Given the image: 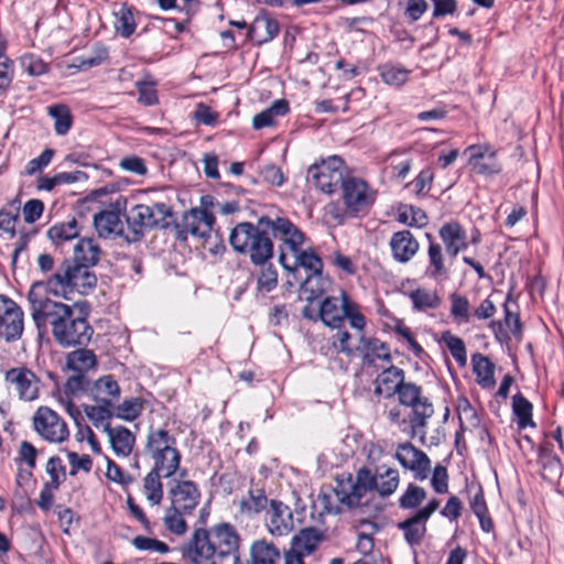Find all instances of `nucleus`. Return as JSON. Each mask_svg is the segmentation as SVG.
<instances>
[{
  "instance_id": "nucleus-1",
  "label": "nucleus",
  "mask_w": 564,
  "mask_h": 564,
  "mask_svg": "<svg viewBox=\"0 0 564 564\" xmlns=\"http://www.w3.org/2000/svg\"><path fill=\"white\" fill-rule=\"evenodd\" d=\"M26 301L31 318L40 334L51 327L55 341L62 347L85 346L90 341L94 329L73 306L43 299L42 294L26 296Z\"/></svg>"
},
{
  "instance_id": "nucleus-2",
  "label": "nucleus",
  "mask_w": 564,
  "mask_h": 564,
  "mask_svg": "<svg viewBox=\"0 0 564 564\" xmlns=\"http://www.w3.org/2000/svg\"><path fill=\"white\" fill-rule=\"evenodd\" d=\"M399 481V471L384 465L377 467L375 475L365 468L358 470L356 477L341 474L336 478L333 495H319L318 502L324 512L338 514L358 506L360 499L370 490L376 489L383 497L392 495Z\"/></svg>"
},
{
  "instance_id": "nucleus-3",
  "label": "nucleus",
  "mask_w": 564,
  "mask_h": 564,
  "mask_svg": "<svg viewBox=\"0 0 564 564\" xmlns=\"http://www.w3.org/2000/svg\"><path fill=\"white\" fill-rule=\"evenodd\" d=\"M96 275L90 271L89 265L65 261L46 280L33 282L26 296L34 297L42 294L43 299H51L50 295L68 299L74 292L87 293L96 285Z\"/></svg>"
},
{
  "instance_id": "nucleus-4",
  "label": "nucleus",
  "mask_w": 564,
  "mask_h": 564,
  "mask_svg": "<svg viewBox=\"0 0 564 564\" xmlns=\"http://www.w3.org/2000/svg\"><path fill=\"white\" fill-rule=\"evenodd\" d=\"M240 538L229 523H220L209 529L194 531L187 546V556L194 564L215 557H232L238 553Z\"/></svg>"
},
{
  "instance_id": "nucleus-5",
  "label": "nucleus",
  "mask_w": 564,
  "mask_h": 564,
  "mask_svg": "<svg viewBox=\"0 0 564 564\" xmlns=\"http://www.w3.org/2000/svg\"><path fill=\"white\" fill-rule=\"evenodd\" d=\"M143 454L152 463L151 469L163 474L165 479L174 477L181 469L182 454L176 437L166 429H149Z\"/></svg>"
},
{
  "instance_id": "nucleus-6",
  "label": "nucleus",
  "mask_w": 564,
  "mask_h": 564,
  "mask_svg": "<svg viewBox=\"0 0 564 564\" xmlns=\"http://www.w3.org/2000/svg\"><path fill=\"white\" fill-rule=\"evenodd\" d=\"M232 249L242 254H248L254 265L267 263L273 256V242L269 237V228L243 221L235 226L229 236Z\"/></svg>"
},
{
  "instance_id": "nucleus-7",
  "label": "nucleus",
  "mask_w": 564,
  "mask_h": 564,
  "mask_svg": "<svg viewBox=\"0 0 564 564\" xmlns=\"http://www.w3.org/2000/svg\"><path fill=\"white\" fill-rule=\"evenodd\" d=\"M318 316L330 328L340 329L347 318L351 328L357 332L365 330L366 318L359 312L357 304L344 292L339 296H327L319 305Z\"/></svg>"
},
{
  "instance_id": "nucleus-8",
  "label": "nucleus",
  "mask_w": 564,
  "mask_h": 564,
  "mask_svg": "<svg viewBox=\"0 0 564 564\" xmlns=\"http://www.w3.org/2000/svg\"><path fill=\"white\" fill-rule=\"evenodd\" d=\"M171 216L170 207L164 203L153 205H135L127 216V223L131 229V236H126L128 242H135L143 236L147 228L165 227L166 218Z\"/></svg>"
},
{
  "instance_id": "nucleus-9",
  "label": "nucleus",
  "mask_w": 564,
  "mask_h": 564,
  "mask_svg": "<svg viewBox=\"0 0 564 564\" xmlns=\"http://www.w3.org/2000/svg\"><path fill=\"white\" fill-rule=\"evenodd\" d=\"M260 224L268 227L269 232L282 242L279 262L284 269H291L288 262V251L290 253L296 252L302 247L304 242L303 232L292 221L283 217L272 219L263 216L260 218Z\"/></svg>"
},
{
  "instance_id": "nucleus-10",
  "label": "nucleus",
  "mask_w": 564,
  "mask_h": 564,
  "mask_svg": "<svg viewBox=\"0 0 564 564\" xmlns=\"http://www.w3.org/2000/svg\"><path fill=\"white\" fill-rule=\"evenodd\" d=\"M398 395L401 404L412 409L411 426L423 438L427 420L434 413L433 404L422 394L421 388L411 382H403Z\"/></svg>"
},
{
  "instance_id": "nucleus-11",
  "label": "nucleus",
  "mask_w": 564,
  "mask_h": 564,
  "mask_svg": "<svg viewBox=\"0 0 564 564\" xmlns=\"http://www.w3.org/2000/svg\"><path fill=\"white\" fill-rule=\"evenodd\" d=\"M345 180L344 162L336 155L322 160L307 170V181L326 194L334 193Z\"/></svg>"
},
{
  "instance_id": "nucleus-12",
  "label": "nucleus",
  "mask_w": 564,
  "mask_h": 564,
  "mask_svg": "<svg viewBox=\"0 0 564 564\" xmlns=\"http://www.w3.org/2000/svg\"><path fill=\"white\" fill-rule=\"evenodd\" d=\"M4 381L9 390L23 402L37 400L43 386L41 378L26 366H18L7 370Z\"/></svg>"
},
{
  "instance_id": "nucleus-13",
  "label": "nucleus",
  "mask_w": 564,
  "mask_h": 564,
  "mask_svg": "<svg viewBox=\"0 0 564 564\" xmlns=\"http://www.w3.org/2000/svg\"><path fill=\"white\" fill-rule=\"evenodd\" d=\"M33 427L48 443L61 444L69 437V430L64 419L48 406H40L35 411Z\"/></svg>"
},
{
  "instance_id": "nucleus-14",
  "label": "nucleus",
  "mask_w": 564,
  "mask_h": 564,
  "mask_svg": "<svg viewBox=\"0 0 564 564\" xmlns=\"http://www.w3.org/2000/svg\"><path fill=\"white\" fill-rule=\"evenodd\" d=\"M24 329L22 308L6 295H0V338L7 343L21 338Z\"/></svg>"
},
{
  "instance_id": "nucleus-15",
  "label": "nucleus",
  "mask_w": 564,
  "mask_h": 564,
  "mask_svg": "<svg viewBox=\"0 0 564 564\" xmlns=\"http://www.w3.org/2000/svg\"><path fill=\"white\" fill-rule=\"evenodd\" d=\"M438 507L440 500L433 498L425 507L419 509L414 514L398 523V528L403 532L405 541L411 546L417 545L422 542L426 533V523Z\"/></svg>"
},
{
  "instance_id": "nucleus-16",
  "label": "nucleus",
  "mask_w": 564,
  "mask_h": 564,
  "mask_svg": "<svg viewBox=\"0 0 564 564\" xmlns=\"http://www.w3.org/2000/svg\"><path fill=\"white\" fill-rule=\"evenodd\" d=\"M341 189L344 204L355 213L368 209L376 198V192L365 181L357 177H347Z\"/></svg>"
},
{
  "instance_id": "nucleus-17",
  "label": "nucleus",
  "mask_w": 564,
  "mask_h": 564,
  "mask_svg": "<svg viewBox=\"0 0 564 564\" xmlns=\"http://www.w3.org/2000/svg\"><path fill=\"white\" fill-rule=\"evenodd\" d=\"M214 223L215 217L212 212L192 208L183 216L178 229V237L186 239L187 235H191L197 238H206L209 236Z\"/></svg>"
},
{
  "instance_id": "nucleus-18",
  "label": "nucleus",
  "mask_w": 564,
  "mask_h": 564,
  "mask_svg": "<svg viewBox=\"0 0 564 564\" xmlns=\"http://www.w3.org/2000/svg\"><path fill=\"white\" fill-rule=\"evenodd\" d=\"M395 457L405 468L414 473L417 480H424L429 477L431 460L427 455L406 442L398 446Z\"/></svg>"
},
{
  "instance_id": "nucleus-19",
  "label": "nucleus",
  "mask_w": 564,
  "mask_h": 564,
  "mask_svg": "<svg viewBox=\"0 0 564 564\" xmlns=\"http://www.w3.org/2000/svg\"><path fill=\"white\" fill-rule=\"evenodd\" d=\"M171 506L191 513L200 500V491L192 480H177L169 490Z\"/></svg>"
},
{
  "instance_id": "nucleus-20",
  "label": "nucleus",
  "mask_w": 564,
  "mask_h": 564,
  "mask_svg": "<svg viewBox=\"0 0 564 564\" xmlns=\"http://www.w3.org/2000/svg\"><path fill=\"white\" fill-rule=\"evenodd\" d=\"M265 527L275 536H283L293 529V514L281 501L271 500L265 513Z\"/></svg>"
},
{
  "instance_id": "nucleus-21",
  "label": "nucleus",
  "mask_w": 564,
  "mask_h": 564,
  "mask_svg": "<svg viewBox=\"0 0 564 564\" xmlns=\"http://www.w3.org/2000/svg\"><path fill=\"white\" fill-rule=\"evenodd\" d=\"M120 394V387L116 379L110 375L102 376L90 384L89 397L96 403L113 408V404L119 400Z\"/></svg>"
},
{
  "instance_id": "nucleus-22",
  "label": "nucleus",
  "mask_w": 564,
  "mask_h": 564,
  "mask_svg": "<svg viewBox=\"0 0 564 564\" xmlns=\"http://www.w3.org/2000/svg\"><path fill=\"white\" fill-rule=\"evenodd\" d=\"M392 257L397 262H409L419 251V242L409 230L394 232L389 242Z\"/></svg>"
},
{
  "instance_id": "nucleus-23",
  "label": "nucleus",
  "mask_w": 564,
  "mask_h": 564,
  "mask_svg": "<svg viewBox=\"0 0 564 564\" xmlns=\"http://www.w3.org/2000/svg\"><path fill=\"white\" fill-rule=\"evenodd\" d=\"M94 226L100 238L113 239L123 232L119 210L104 209L94 215Z\"/></svg>"
},
{
  "instance_id": "nucleus-24",
  "label": "nucleus",
  "mask_w": 564,
  "mask_h": 564,
  "mask_svg": "<svg viewBox=\"0 0 564 564\" xmlns=\"http://www.w3.org/2000/svg\"><path fill=\"white\" fill-rule=\"evenodd\" d=\"M440 237L445 245L446 252L453 258L468 247L467 234L458 223L445 224L440 229Z\"/></svg>"
},
{
  "instance_id": "nucleus-25",
  "label": "nucleus",
  "mask_w": 564,
  "mask_h": 564,
  "mask_svg": "<svg viewBox=\"0 0 564 564\" xmlns=\"http://www.w3.org/2000/svg\"><path fill=\"white\" fill-rule=\"evenodd\" d=\"M469 166L478 175L490 176L494 169V150L489 144L471 145L467 149Z\"/></svg>"
},
{
  "instance_id": "nucleus-26",
  "label": "nucleus",
  "mask_w": 564,
  "mask_h": 564,
  "mask_svg": "<svg viewBox=\"0 0 564 564\" xmlns=\"http://www.w3.org/2000/svg\"><path fill=\"white\" fill-rule=\"evenodd\" d=\"M404 372L398 367H390L383 370L375 381V393L380 397L390 398L398 393L403 384Z\"/></svg>"
},
{
  "instance_id": "nucleus-27",
  "label": "nucleus",
  "mask_w": 564,
  "mask_h": 564,
  "mask_svg": "<svg viewBox=\"0 0 564 564\" xmlns=\"http://www.w3.org/2000/svg\"><path fill=\"white\" fill-rule=\"evenodd\" d=\"M278 33V22L267 14H259L251 23L248 36L251 41L261 45L272 41Z\"/></svg>"
},
{
  "instance_id": "nucleus-28",
  "label": "nucleus",
  "mask_w": 564,
  "mask_h": 564,
  "mask_svg": "<svg viewBox=\"0 0 564 564\" xmlns=\"http://www.w3.org/2000/svg\"><path fill=\"white\" fill-rule=\"evenodd\" d=\"M357 333V354L362 355L365 361L371 364L376 359L390 360V349L384 343L373 337H366L364 330Z\"/></svg>"
},
{
  "instance_id": "nucleus-29",
  "label": "nucleus",
  "mask_w": 564,
  "mask_h": 564,
  "mask_svg": "<svg viewBox=\"0 0 564 564\" xmlns=\"http://www.w3.org/2000/svg\"><path fill=\"white\" fill-rule=\"evenodd\" d=\"M109 438L111 448L117 456L128 457L133 449L135 436L121 425L111 426L105 432Z\"/></svg>"
},
{
  "instance_id": "nucleus-30",
  "label": "nucleus",
  "mask_w": 564,
  "mask_h": 564,
  "mask_svg": "<svg viewBox=\"0 0 564 564\" xmlns=\"http://www.w3.org/2000/svg\"><path fill=\"white\" fill-rule=\"evenodd\" d=\"M505 317L502 322L496 323L499 333L503 339H508L511 335L518 337L521 334V324L519 319V307L516 301L509 295L503 303Z\"/></svg>"
},
{
  "instance_id": "nucleus-31",
  "label": "nucleus",
  "mask_w": 564,
  "mask_h": 564,
  "mask_svg": "<svg viewBox=\"0 0 564 564\" xmlns=\"http://www.w3.org/2000/svg\"><path fill=\"white\" fill-rule=\"evenodd\" d=\"M511 410L519 430L536 426L533 421V404L520 391L514 392L511 398Z\"/></svg>"
},
{
  "instance_id": "nucleus-32",
  "label": "nucleus",
  "mask_w": 564,
  "mask_h": 564,
  "mask_svg": "<svg viewBox=\"0 0 564 564\" xmlns=\"http://www.w3.org/2000/svg\"><path fill=\"white\" fill-rule=\"evenodd\" d=\"M281 558L278 546L264 539L254 541L250 546L251 564H280Z\"/></svg>"
},
{
  "instance_id": "nucleus-33",
  "label": "nucleus",
  "mask_w": 564,
  "mask_h": 564,
  "mask_svg": "<svg viewBox=\"0 0 564 564\" xmlns=\"http://www.w3.org/2000/svg\"><path fill=\"white\" fill-rule=\"evenodd\" d=\"M322 541L323 533L319 530L305 528L292 538L290 546L301 554L308 556L316 551Z\"/></svg>"
},
{
  "instance_id": "nucleus-34",
  "label": "nucleus",
  "mask_w": 564,
  "mask_h": 564,
  "mask_svg": "<svg viewBox=\"0 0 564 564\" xmlns=\"http://www.w3.org/2000/svg\"><path fill=\"white\" fill-rule=\"evenodd\" d=\"M66 366L75 373L85 375L97 367V357L90 349H76L67 354Z\"/></svg>"
},
{
  "instance_id": "nucleus-35",
  "label": "nucleus",
  "mask_w": 564,
  "mask_h": 564,
  "mask_svg": "<svg viewBox=\"0 0 564 564\" xmlns=\"http://www.w3.org/2000/svg\"><path fill=\"white\" fill-rule=\"evenodd\" d=\"M163 474L150 469L142 480V494L151 506H159L163 499Z\"/></svg>"
},
{
  "instance_id": "nucleus-36",
  "label": "nucleus",
  "mask_w": 564,
  "mask_h": 564,
  "mask_svg": "<svg viewBox=\"0 0 564 564\" xmlns=\"http://www.w3.org/2000/svg\"><path fill=\"white\" fill-rule=\"evenodd\" d=\"M289 112V104L285 99L275 100L269 108L257 113L252 119V127L257 130L271 127L278 117Z\"/></svg>"
},
{
  "instance_id": "nucleus-37",
  "label": "nucleus",
  "mask_w": 564,
  "mask_h": 564,
  "mask_svg": "<svg viewBox=\"0 0 564 564\" xmlns=\"http://www.w3.org/2000/svg\"><path fill=\"white\" fill-rule=\"evenodd\" d=\"M83 411L87 419L96 429H101L106 432L110 429V419L113 416V408L97 403V404H83Z\"/></svg>"
},
{
  "instance_id": "nucleus-38",
  "label": "nucleus",
  "mask_w": 564,
  "mask_h": 564,
  "mask_svg": "<svg viewBox=\"0 0 564 564\" xmlns=\"http://www.w3.org/2000/svg\"><path fill=\"white\" fill-rule=\"evenodd\" d=\"M100 253L99 246L91 238L80 239L74 246V259L82 264L95 265L99 261Z\"/></svg>"
},
{
  "instance_id": "nucleus-39",
  "label": "nucleus",
  "mask_w": 564,
  "mask_h": 564,
  "mask_svg": "<svg viewBox=\"0 0 564 564\" xmlns=\"http://www.w3.org/2000/svg\"><path fill=\"white\" fill-rule=\"evenodd\" d=\"M291 254L293 257V263L290 264V271L302 267L310 272V276L321 274L323 269L322 260L312 249L302 250L299 248L296 252H292Z\"/></svg>"
},
{
  "instance_id": "nucleus-40",
  "label": "nucleus",
  "mask_w": 564,
  "mask_h": 564,
  "mask_svg": "<svg viewBox=\"0 0 564 564\" xmlns=\"http://www.w3.org/2000/svg\"><path fill=\"white\" fill-rule=\"evenodd\" d=\"M79 235L78 224L75 218L61 224H55L47 230V237L56 246L75 239Z\"/></svg>"
},
{
  "instance_id": "nucleus-41",
  "label": "nucleus",
  "mask_w": 564,
  "mask_h": 564,
  "mask_svg": "<svg viewBox=\"0 0 564 564\" xmlns=\"http://www.w3.org/2000/svg\"><path fill=\"white\" fill-rule=\"evenodd\" d=\"M427 256L429 267L426 269V275L434 280L446 279L448 272L444 264V257L441 245L431 242L429 246Z\"/></svg>"
},
{
  "instance_id": "nucleus-42",
  "label": "nucleus",
  "mask_w": 564,
  "mask_h": 564,
  "mask_svg": "<svg viewBox=\"0 0 564 564\" xmlns=\"http://www.w3.org/2000/svg\"><path fill=\"white\" fill-rule=\"evenodd\" d=\"M48 116L54 120V130L57 135H65L72 128L73 117L69 108L64 104L47 107Z\"/></svg>"
},
{
  "instance_id": "nucleus-43",
  "label": "nucleus",
  "mask_w": 564,
  "mask_h": 564,
  "mask_svg": "<svg viewBox=\"0 0 564 564\" xmlns=\"http://www.w3.org/2000/svg\"><path fill=\"white\" fill-rule=\"evenodd\" d=\"M413 308L419 312L435 310L441 305V297L436 292L425 289H417L409 294Z\"/></svg>"
},
{
  "instance_id": "nucleus-44",
  "label": "nucleus",
  "mask_w": 564,
  "mask_h": 564,
  "mask_svg": "<svg viewBox=\"0 0 564 564\" xmlns=\"http://www.w3.org/2000/svg\"><path fill=\"white\" fill-rule=\"evenodd\" d=\"M268 505V498L262 489H250L248 497L240 501V510L242 513L251 517L264 510Z\"/></svg>"
},
{
  "instance_id": "nucleus-45",
  "label": "nucleus",
  "mask_w": 564,
  "mask_h": 564,
  "mask_svg": "<svg viewBox=\"0 0 564 564\" xmlns=\"http://www.w3.org/2000/svg\"><path fill=\"white\" fill-rule=\"evenodd\" d=\"M473 370L477 381L485 388L494 386V368L490 360L480 354H475L471 359Z\"/></svg>"
},
{
  "instance_id": "nucleus-46",
  "label": "nucleus",
  "mask_w": 564,
  "mask_h": 564,
  "mask_svg": "<svg viewBox=\"0 0 564 564\" xmlns=\"http://www.w3.org/2000/svg\"><path fill=\"white\" fill-rule=\"evenodd\" d=\"M469 505L471 511L478 518L482 531L490 532L494 528V523L489 516L488 507L481 489H478V491L471 497Z\"/></svg>"
},
{
  "instance_id": "nucleus-47",
  "label": "nucleus",
  "mask_w": 564,
  "mask_h": 564,
  "mask_svg": "<svg viewBox=\"0 0 564 564\" xmlns=\"http://www.w3.org/2000/svg\"><path fill=\"white\" fill-rule=\"evenodd\" d=\"M425 499V489L417 485L410 484L399 498V506L402 509L411 510L420 507Z\"/></svg>"
},
{
  "instance_id": "nucleus-48",
  "label": "nucleus",
  "mask_w": 564,
  "mask_h": 564,
  "mask_svg": "<svg viewBox=\"0 0 564 564\" xmlns=\"http://www.w3.org/2000/svg\"><path fill=\"white\" fill-rule=\"evenodd\" d=\"M143 410V401L139 398L124 400L118 406L113 408V415L124 421L135 420Z\"/></svg>"
},
{
  "instance_id": "nucleus-49",
  "label": "nucleus",
  "mask_w": 564,
  "mask_h": 564,
  "mask_svg": "<svg viewBox=\"0 0 564 564\" xmlns=\"http://www.w3.org/2000/svg\"><path fill=\"white\" fill-rule=\"evenodd\" d=\"M409 69L401 65L386 64L380 68V76L388 85L401 86L409 78Z\"/></svg>"
},
{
  "instance_id": "nucleus-50",
  "label": "nucleus",
  "mask_w": 564,
  "mask_h": 564,
  "mask_svg": "<svg viewBox=\"0 0 564 564\" xmlns=\"http://www.w3.org/2000/svg\"><path fill=\"white\" fill-rule=\"evenodd\" d=\"M183 510L170 506L164 514L163 523L165 528L173 534L182 535L187 530V524L183 519Z\"/></svg>"
},
{
  "instance_id": "nucleus-51",
  "label": "nucleus",
  "mask_w": 564,
  "mask_h": 564,
  "mask_svg": "<svg viewBox=\"0 0 564 564\" xmlns=\"http://www.w3.org/2000/svg\"><path fill=\"white\" fill-rule=\"evenodd\" d=\"M90 381L82 373L70 376L64 384L65 398H78L84 393H89Z\"/></svg>"
},
{
  "instance_id": "nucleus-52",
  "label": "nucleus",
  "mask_w": 564,
  "mask_h": 564,
  "mask_svg": "<svg viewBox=\"0 0 564 564\" xmlns=\"http://www.w3.org/2000/svg\"><path fill=\"white\" fill-rule=\"evenodd\" d=\"M442 341L448 348L456 362L460 367H464L467 362L466 348L464 341L459 337L453 335L451 332H444L442 334Z\"/></svg>"
},
{
  "instance_id": "nucleus-53",
  "label": "nucleus",
  "mask_w": 564,
  "mask_h": 564,
  "mask_svg": "<svg viewBox=\"0 0 564 564\" xmlns=\"http://www.w3.org/2000/svg\"><path fill=\"white\" fill-rule=\"evenodd\" d=\"M115 29L122 37H129L135 30V21L130 9L122 7L116 13Z\"/></svg>"
},
{
  "instance_id": "nucleus-54",
  "label": "nucleus",
  "mask_w": 564,
  "mask_h": 564,
  "mask_svg": "<svg viewBox=\"0 0 564 564\" xmlns=\"http://www.w3.org/2000/svg\"><path fill=\"white\" fill-rule=\"evenodd\" d=\"M258 291L269 293L278 285V272L272 264L264 263L257 280Z\"/></svg>"
},
{
  "instance_id": "nucleus-55",
  "label": "nucleus",
  "mask_w": 564,
  "mask_h": 564,
  "mask_svg": "<svg viewBox=\"0 0 564 564\" xmlns=\"http://www.w3.org/2000/svg\"><path fill=\"white\" fill-rule=\"evenodd\" d=\"M398 220L409 226L423 227L427 224L426 214L416 207L405 206L398 213Z\"/></svg>"
},
{
  "instance_id": "nucleus-56",
  "label": "nucleus",
  "mask_w": 564,
  "mask_h": 564,
  "mask_svg": "<svg viewBox=\"0 0 564 564\" xmlns=\"http://www.w3.org/2000/svg\"><path fill=\"white\" fill-rule=\"evenodd\" d=\"M550 443H545L540 448V460L544 471H549L550 476H556L561 474L562 466L560 458L552 454Z\"/></svg>"
},
{
  "instance_id": "nucleus-57",
  "label": "nucleus",
  "mask_w": 564,
  "mask_h": 564,
  "mask_svg": "<svg viewBox=\"0 0 564 564\" xmlns=\"http://www.w3.org/2000/svg\"><path fill=\"white\" fill-rule=\"evenodd\" d=\"M451 300V314L458 322L469 321V302L466 297L459 294H452Z\"/></svg>"
},
{
  "instance_id": "nucleus-58",
  "label": "nucleus",
  "mask_w": 564,
  "mask_h": 564,
  "mask_svg": "<svg viewBox=\"0 0 564 564\" xmlns=\"http://www.w3.org/2000/svg\"><path fill=\"white\" fill-rule=\"evenodd\" d=\"M132 545L140 551H153L161 554H165L170 551L166 543L143 535H138L132 540Z\"/></svg>"
},
{
  "instance_id": "nucleus-59",
  "label": "nucleus",
  "mask_w": 564,
  "mask_h": 564,
  "mask_svg": "<svg viewBox=\"0 0 564 564\" xmlns=\"http://www.w3.org/2000/svg\"><path fill=\"white\" fill-rule=\"evenodd\" d=\"M46 473L50 476V484L52 487H59L62 480L65 478V468L58 457H51L46 463Z\"/></svg>"
},
{
  "instance_id": "nucleus-60",
  "label": "nucleus",
  "mask_w": 564,
  "mask_h": 564,
  "mask_svg": "<svg viewBox=\"0 0 564 564\" xmlns=\"http://www.w3.org/2000/svg\"><path fill=\"white\" fill-rule=\"evenodd\" d=\"M135 87L139 93V102L144 106H153L158 104V94L152 82H137Z\"/></svg>"
},
{
  "instance_id": "nucleus-61",
  "label": "nucleus",
  "mask_w": 564,
  "mask_h": 564,
  "mask_svg": "<svg viewBox=\"0 0 564 564\" xmlns=\"http://www.w3.org/2000/svg\"><path fill=\"white\" fill-rule=\"evenodd\" d=\"M21 65L30 76H41L48 69L47 64L35 55H24Z\"/></svg>"
},
{
  "instance_id": "nucleus-62",
  "label": "nucleus",
  "mask_w": 564,
  "mask_h": 564,
  "mask_svg": "<svg viewBox=\"0 0 564 564\" xmlns=\"http://www.w3.org/2000/svg\"><path fill=\"white\" fill-rule=\"evenodd\" d=\"M19 221L18 214L7 210H0V237L13 238L15 235V226Z\"/></svg>"
},
{
  "instance_id": "nucleus-63",
  "label": "nucleus",
  "mask_w": 564,
  "mask_h": 564,
  "mask_svg": "<svg viewBox=\"0 0 564 564\" xmlns=\"http://www.w3.org/2000/svg\"><path fill=\"white\" fill-rule=\"evenodd\" d=\"M54 156L52 149H45L37 158L32 159L25 166V173L33 175L46 167Z\"/></svg>"
},
{
  "instance_id": "nucleus-64",
  "label": "nucleus",
  "mask_w": 564,
  "mask_h": 564,
  "mask_svg": "<svg viewBox=\"0 0 564 564\" xmlns=\"http://www.w3.org/2000/svg\"><path fill=\"white\" fill-rule=\"evenodd\" d=\"M431 485L435 492L445 494L448 490V474L446 467L437 465L433 469Z\"/></svg>"
}]
</instances>
